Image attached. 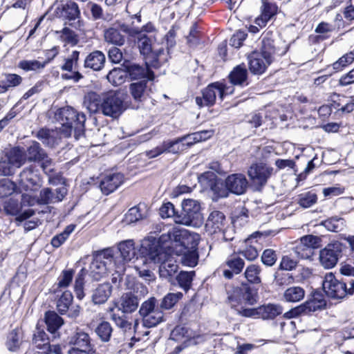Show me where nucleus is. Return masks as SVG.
Returning <instances> with one entry per match:
<instances>
[{
	"instance_id": "nucleus-1",
	"label": "nucleus",
	"mask_w": 354,
	"mask_h": 354,
	"mask_svg": "<svg viewBox=\"0 0 354 354\" xmlns=\"http://www.w3.org/2000/svg\"><path fill=\"white\" fill-rule=\"evenodd\" d=\"M56 120L59 122L60 127L55 129H41L37 133V138L44 145L54 147L58 145L62 138H68L74 133L75 139L84 135V122L86 116L70 106L63 107L55 114Z\"/></svg>"
},
{
	"instance_id": "nucleus-2",
	"label": "nucleus",
	"mask_w": 354,
	"mask_h": 354,
	"mask_svg": "<svg viewBox=\"0 0 354 354\" xmlns=\"http://www.w3.org/2000/svg\"><path fill=\"white\" fill-rule=\"evenodd\" d=\"M227 302L239 315L245 317L258 315L263 319H272L283 312V308L275 304L263 305L257 308H248V306H252L257 302V296L246 284L228 291Z\"/></svg>"
},
{
	"instance_id": "nucleus-3",
	"label": "nucleus",
	"mask_w": 354,
	"mask_h": 354,
	"mask_svg": "<svg viewBox=\"0 0 354 354\" xmlns=\"http://www.w3.org/2000/svg\"><path fill=\"white\" fill-rule=\"evenodd\" d=\"M155 242L143 240L140 248V253L142 257L140 260L146 263L147 261L154 263H160L159 275L162 279H169L178 270V266L171 254L166 251L158 250Z\"/></svg>"
},
{
	"instance_id": "nucleus-4",
	"label": "nucleus",
	"mask_w": 354,
	"mask_h": 354,
	"mask_svg": "<svg viewBox=\"0 0 354 354\" xmlns=\"http://www.w3.org/2000/svg\"><path fill=\"white\" fill-rule=\"evenodd\" d=\"M120 29L130 37H134L140 53L145 57H149L153 53V49L156 41V28L151 22L147 23L141 28L129 27L126 24L120 25Z\"/></svg>"
},
{
	"instance_id": "nucleus-5",
	"label": "nucleus",
	"mask_w": 354,
	"mask_h": 354,
	"mask_svg": "<svg viewBox=\"0 0 354 354\" xmlns=\"http://www.w3.org/2000/svg\"><path fill=\"white\" fill-rule=\"evenodd\" d=\"M90 99L93 101L88 104V109L92 112L102 111L106 116L117 118L125 110L123 99L119 93H109L104 97L100 106L95 102L96 95H91Z\"/></svg>"
},
{
	"instance_id": "nucleus-6",
	"label": "nucleus",
	"mask_w": 354,
	"mask_h": 354,
	"mask_svg": "<svg viewBox=\"0 0 354 354\" xmlns=\"http://www.w3.org/2000/svg\"><path fill=\"white\" fill-rule=\"evenodd\" d=\"M188 239V232L185 230L172 228L167 233L162 234L156 241L155 239H145L157 243L158 250L166 251L168 254L174 252V246H184L187 244Z\"/></svg>"
},
{
	"instance_id": "nucleus-7",
	"label": "nucleus",
	"mask_w": 354,
	"mask_h": 354,
	"mask_svg": "<svg viewBox=\"0 0 354 354\" xmlns=\"http://www.w3.org/2000/svg\"><path fill=\"white\" fill-rule=\"evenodd\" d=\"M176 223L194 227L200 226L203 222L200 203L193 199H186L182 203V212L176 216Z\"/></svg>"
},
{
	"instance_id": "nucleus-8",
	"label": "nucleus",
	"mask_w": 354,
	"mask_h": 354,
	"mask_svg": "<svg viewBox=\"0 0 354 354\" xmlns=\"http://www.w3.org/2000/svg\"><path fill=\"white\" fill-rule=\"evenodd\" d=\"M26 161L25 151L19 147L12 148L0 160V176L12 175Z\"/></svg>"
},
{
	"instance_id": "nucleus-9",
	"label": "nucleus",
	"mask_w": 354,
	"mask_h": 354,
	"mask_svg": "<svg viewBox=\"0 0 354 354\" xmlns=\"http://www.w3.org/2000/svg\"><path fill=\"white\" fill-rule=\"evenodd\" d=\"M113 255L111 250H105L97 254L90 264L88 274L95 281L104 277L111 270Z\"/></svg>"
},
{
	"instance_id": "nucleus-10",
	"label": "nucleus",
	"mask_w": 354,
	"mask_h": 354,
	"mask_svg": "<svg viewBox=\"0 0 354 354\" xmlns=\"http://www.w3.org/2000/svg\"><path fill=\"white\" fill-rule=\"evenodd\" d=\"M157 300L152 297L144 301L139 309V314L142 319V324L146 328H152L163 321L162 311L156 307Z\"/></svg>"
},
{
	"instance_id": "nucleus-11",
	"label": "nucleus",
	"mask_w": 354,
	"mask_h": 354,
	"mask_svg": "<svg viewBox=\"0 0 354 354\" xmlns=\"http://www.w3.org/2000/svg\"><path fill=\"white\" fill-rule=\"evenodd\" d=\"M321 236L308 234L301 236L295 242L293 252L299 259H310L315 254V250L322 245Z\"/></svg>"
},
{
	"instance_id": "nucleus-12",
	"label": "nucleus",
	"mask_w": 354,
	"mask_h": 354,
	"mask_svg": "<svg viewBox=\"0 0 354 354\" xmlns=\"http://www.w3.org/2000/svg\"><path fill=\"white\" fill-rule=\"evenodd\" d=\"M118 250V253L113 256V262L115 267V272L120 274L125 270V264L131 262L136 257L133 240L128 239L120 242Z\"/></svg>"
},
{
	"instance_id": "nucleus-13",
	"label": "nucleus",
	"mask_w": 354,
	"mask_h": 354,
	"mask_svg": "<svg viewBox=\"0 0 354 354\" xmlns=\"http://www.w3.org/2000/svg\"><path fill=\"white\" fill-rule=\"evenodd\" d=\"M344 245L335 241L327 244L319 251V260L320 264L326 269L334 268L342 257Z\"/></svg>"
},
{
	"instance_id": "nucleus-14",
	"label": "nucleus",
	"mask_w": 354,
	"mask_h": 354,
	"mask_svg": "<svg viewBox=\"0 0 354 354\" xmlns=\"http://www.w3.org/2000/svg\"><path fill=\"white\" fill-rule=\"evenodd\" d=\"M229 93H232V91L228 92L227 88L223 84L216 82L209 84L202 91V97L197 96L195 101L199 107L204 106H210L214 104L216 96L223 100V96Z\"/></svg>"
},
{
	"instance_id": "nucleus-15",
	"label": "nucleus",
	"mask_w": 354,
	"mask_h": 354,
	"mask_svg": "<svg viewBox=\"0 0 354 354\" xmlns=\"http://www.w3.org/2000/svg\"><path fill=\"white\" fill-rule=\"evenodd\" d=\"M79 57L80 52L73 50L67 57L64 59V63L60 68L66 73L62 74V80H71L77 83L84 77L82 74L77 70L79 65Z\"/></svg>"
},
{
	"instance_id": "nucleus-16",
	"label": "nucleus",
	"mask_w": 354,
	"mask_h": 354,
	"mask_svg": "<svg viewBox=\"0 0 354 354\" xmlns=\"http://www.w3.org/2000/svg\"><path fill=\"white\" fill-rule=\"evenodd\" d=\"M326 306V302L322 295L316 293L313 298L306 301L304 304L292 308L289 312L285 313L288 318L307 315L311 312H315L324 308Z\"/></svg>"
},
{
	"instance_id": "nucleus-17",
	"label": "nucleus",
	"mask_w": 354,
	"mask_h": 354,
	"mask_svg": "<svg viewBox=\"0 0 354 354\" xmlns=\"http://www.w3.org/2000/svg\"><path fill=\"white\" fill-rule=\"evenodd\" d=\"M19 185L26 191L36 190L41 185L39 170L32 165L24 168L19 176Z\"/></svg>"
},
{
	"instance_id": "nucleus-18",
	"label": "nucleus",
	"mask_w": 354,
	"mask_h": 354,
	"mask_svg": "<svg viewBox=\"0 0 354 354\" xmlns=\"http://www.w3.org/2000/svg\"><path fill=\"white\" fill-rule=\"evenodd\" d=\"M326 294L333 299H342L347 295V286L335 279L331 272L326 274L322 283Z\"/></svg>"
},
{
	"instance_id": "nucleus-19",
	"label": "nucleus",
	"mask_w": 354,
	"mask_h": 354,
	"mask_svg": "<svg viewBox=\"0 0 354 354\" xmlns=\"http://www.w3.org/2000/svg\"><path fill=\"white\" fill-rule=\"evenodd\" d=\"M201 183L209 187L214 194L218 198H225L228 196L230 189L224 184L223 181L217 178L216 175L213 171H206L203 173L198 177Z\"/></svg>"
},
{
	"instance_id": "nucleus-20",
	"label": "nucleus",
	"mask_w": 354,
	"mask_h": 354,
	"mask_svg": "<svg viewBox=\"0 0 354 354\" xmlns=\"http://www.w3.org/2000/svg\"><path fill=\"white\" fill-rule=\"evenodd\" d=\"M272 171L273 169L266 164H253L250 167L248 174L254 186L259 189L266 184L268 179L272 174Z\"/></svg>"
},
{
	"instance_id": "nucleus-21",
	"label": "nucleus",
	"mask_w": 354,
	"mask_h": 354,
	"mask_svg": "<svg viewBox=\"0 0 354 354\" xmlns=\"http://www.w3.org/2000/svg\"><path fill=\"white\" fill-rule=\"evenodd\" d=\"M184 151V145L179 138L174 140H167L154 149L147 151L146 156L149 158H156L162 153L178 154Z\"/></svg>"
},
{
	"instance_id": "nucleus-22",
	"label": "nucleus",
	"mask_w": 354,
	"mask_h": 354,
	"mask_svg": "<svg viewBox=\"0 0 354 354\" xmlns=\"http://www.w3.org/2000/svg\"><path fill=\"white\" fill-rule=\"evenodd\" d=\"M68 344L73 349H81L94 351V346L91 343V338L88 333L82 329L77 328L75 331L68 337Z\"/></svg>"
},
{
	"instance_id": "nucleus-23",
	"label": "nucleus",
	"mask_w": 354,
	"mask_h": 354,
	"mask_svg": "<svg viewBox=\"0 0 354 354\" xmlns=\"http://www.w3.org/2000/svg\"><path fill=\"white\" fill-rule=\"evenodd\" d=\"M66 193V189L63 187L55 189L46 187L40 191L39 196L37 201L42 205L58 203L64 199Z\"/></svg>"
},
{
	"instance_id": "nucleus-24",
	"label": "nucleus",
	"mask_w": 354,
	"mask_h": 354,
	"mask_svg": "<svg viewBox=\"0 0 354 354\" xmlns=\"http://www.w3.org/2000/svg\"><path fill=\"white\" fill-rule=\"evenodd\" d=\"M148 82L147 80H142L129 84V92L136 102H143L149 97L151 89Z\"/></svg>"
},
{
	"instance_id": "nucleus-25",
	"label": "nucleus",
	"mask_w": 354,
	"mask_h": 354,
	"mask_svg": "<svg viewBox=\"0 0 354 354\" xmlns=\"http://www.w3.org/2000/svg\"><path fill=\"white\" fill-rule=\"evenodd\" d=\"M225 225V216L224 214L220 211H212L205 225L207 232L210 234H215L223 231Z\"/></svg>"
},
{
	"instance_id": "nucleus-26",
	"label": "nucleus",
	"mask_w": 354,
	"mask_h": 354,
	"mask_svg": "<svg viewBox=\"0 0 354 354\" xmlns=\"http://www.w3.org/2000/svg\"><path fill=\"white\" fill-rule=\"evenodd\" d=\"M249 68L254 74H262L272 61L262 53L253 52L248 56Z\"/></svg>"
},
{
	"instance_id": "nucleus-27",
	"label": "nucleus",
	"mask_w": 354,
	"mask_h": 354,
	"mask_svg": "<svg viewBox=\"0 0 354 354\" xmlns=\"http://www.w3.org/2000/svg\"><path fill=\"white\" fill-rule=\"evenodd\" d=\"M225 183L230 192L237 195L243 194L246 191L248 185L245 176L241 174L229 176L226 178Z\"/></svg>"
},
{
	"instance_id": "nucleus-28",
	"label": "nucleus",
	"mask_w": 354,
	"mask_h": 354,
	"mask_svg": "<svg viewBox=\"0 0 354 354\" xmlns=\"http://www.w3.org/2000/svg\"><path fill=\"white\" fill-rule=\"evenodd\" d=\"M124 182V176L120 173H115L106 176L101 181L100 187L102 192L108 195L116 189Z\"/></svg>"
},
{
	"instance_id": "nucleus-29",
	"label": "nucleus",
	"mask_w": 354,
	"mask_h": 354,
	"mask_svg": "<svg viewBox=\"0 0 354 354\" xmlns=\"http://www.w3.org/2000/svg\"><path fill=\"white\" fill-rule=\"evenodd\" d=\"M105 61L106 57L102 52L94 50L85 57L84 67L94 71H99L104 67Z\"/></svg>"
},
{
	"instance_id": "nucleus-30",
	"label": "nucleus",
	"mask_w": 354,
	"mask_h": 354,
	"mask_svg": "<svg viewBox=\"0 0 354 354\" xmlns=\"http://www.w3.org/2000/svg\"><path fill=\"white\" fill-rule=\"evenodd\" d=\"M139 299L132 292L124 293L118 304V310L123 313H131L136 311L138 307Z\"/></svg>"
},
{
	"instance_id": "nucleus-31",
	"label": "nucleus",
	"mask_w": 354,
	"mask_h": 354,
	"mask_svg": "<svg viewBox=\"0 0 354 354\" xmlns=\"http://www.w3.org/2000/svg\"><path fill=\"white\" fill-rule=\"evenodd\" d=\"M51 53H53L52 57H49L48 60H46L43 63L37 60H22L19 63V67L26 71L43 68L58 54V48L55 46L48 50L46 51V55L48 56V54Z\"/></svg>"
},
{
	"instance_id": "nucleus-32",
	"label": "nucleus",
	"mask_w": 354,
	"mask_h": 354,
	"mask_svg": "<svg viewBox=\"0 0 354 354\" xmlns=\"http://www.w3.org/2000/svg\"><path fill=\"white\" fill-rule=\"evenodd\" d=\"M225 265L230 270H224L223 274L225 279H230L233 277L234 274H238L241 272L245 263L239 257L231 255L225 261Z\"/></svg>"
},
{
	"instance_id": "nucleus-33",
	"label": "nucleus",
	"mask_w": 354,
	"mask_h": 354,
	"mask_svg": "<svg viewBox=\"0 0 354 354\" xmlns=\"http://www.w3.org/2000/svg\"><path fill=\"white\" fill-rule=\"evenodd\" d=\"M278 7L271 3L263 1L261 15L256 19L255 24L259 27H265L268 21L277 12Z\"/></svg>"
},
{
	"instance_id": "nucleus-34",
	"label": "nucleus",
	"mask_w": 354,
	"mask_h": 354,
	"mask_svg": "<svg viewBox=\"0 0 354 354\" xmlns=\"http://www.w3.org/2000/svg\"><path fill=\"white\" fill-rule=\"evenodd\" d=\"M127 75H129L132 80L143 79L147 80H153L154 78L153 73L149 70L140 66L137 64H129L125 66Z\"/></svg>"
},
{
	"instance_id": "nucleus-35",
	"label": "nucleus",
	"mask_w": 354,
	"mask_h": 354,
	"mask_svg": "<svg viewBox=\"0 0 354 354\" xmlns=\"http://www.w3.org/2000/svg\"><path fill=\"white\" fill-rule=\"evenodd\" d=\"M24 343V334L20 328L12 330L7 336L6 347L11 352H17Z\"/></svg>"
},
{
	"instance_id": "nucleus-36",
	"label": "nucleus",
	"mask_w": 354,
	"mask_h": 354,
	"mask_svg": "<svg viewBox=\"0 0 354 354\" xmlns=\"http://www.w3.org/2000/svg\"><path fill=\"white\" fill-rule=\"evenodd\" d=\"M112 286L109 283L100 284L93 291L92 299L95 304H102L110 297Z\"/></svg>"
},
{
	"instance_id": "nucleus-37",
	"label": "nucleus",
	"mask_w": 354,
	"mask_h": 354,
	"mask_svg": "<svg viewBox=\"0 0 354 354\" xmlns=\"http://www.w3.org/2000/svg\"><path fill=\"white\" fill-rule=\"evenodd\" d=\"M180 250H176L178 254H181V263L186 266L194 267L198 263V255L196 250H187L185 245L180 246Z\"/></svg>"
},
{
	"instance_id": "nucleus-38",
	"label": "nucleus",
	"mask_w": 354,
	"mask_h": 354,
	"mask_svg": "<svg viewBox=\"0 0 354 354\" xmlns=\"http://www.w3.org/2000/svg\"><path fill=\"white\" fill-rule=\"evenodd\" d=\"M107 312L110 313V318L115 323L116 326L120 328L124 333L131 331L132 323L124 315H119L114 311L113 308H109Z\"/></svg>"
},
{
	"instance_id": "nucleus-39",
	"label": "nucleus",
	"mask_w": 354,
	"mask_h": 354,
	"mask_svg": "<svg viewBox=\"0 0 354 354\" xmlns=\"http://www.w3.org/2000/svg\"><path fill=\"white\" fill-rule=\"evenodd\" d=\"M254 239L255 236H254L248 238L245 241V248L239 252V254H242L248 261H254L259 255L258 250L254 245L257 241Z\"/></svg>"
},
{
	"instance_id": "nucleus-40",
	"label": "nucleus",
	"mask_w": 354,
	"mask_h": 354,
	"mask_svg": "<svg viewBox=\"0 0 354 354\" xmlns=\"http://www.w3.org/2000/svg\"><path fill=\"white\" fill-rule=\"evenodd\" d=\"M45 321L48 330L51 333H55L64 324L63 319L53 311H48L46 313Z\"/></svg>"
},
{
	"instance_id": "nucleus-41",
	"label": "nucleus",
	"mask_w": 354,
	"mask_h": 354,
	"mask_svg": "<svg viewBox=\"0 0 354 354\" xmlns=\"http://www.w3.org/2000/svg\"><path fill=\"white\" fill-rule=\"evenodd\" d=\"M80 14L78 6L73 1H68L62 5L60 11L61 17L68 20H75L79 17Z\"/></svg>"
},
{
	"instance_id": "nucleus-42",
	"label": "nucleus",
	"mask_w": 354,
	"mask_h": 354,
	"mask_svg": "<svg viewBox=\"0 0 354 354\" xmlns=\"http://www.w3.org/2000/svg\"><path fill=\"white\" fill-rule=\"evenodd\" d=\"M317 202V195L313 190L304 192L297 198V204L303 208H309Z\"/></svg>"
},
{
	"instance_id": "nucleus-43",
	"label": "nucleus",
	"mask_w": 354,
	"mask_h": 354,
	"mask_svg": "<svg viewBox=\"0 0 354 354\" xmlns=\"http://www.w3.org/2000/svg\"><path fill=\"white\" fill-rule=\"evenodd\" d=\"M125 68H114L106 75L107 80L113 86L122 84L127 78Z\"/></svg>"
},
{
	"instance_id": "nucleus-44",
	"label": "nucleus",
	"mask_w": 354,
	"mask_h": 354,
	"mask_svg": "<svg viewBox=\"0 0 354 354\" xmlns=\"http://www.w3.org/2000/svg\"><path fill=\"white\" fill-rule=\"evenodd\" d=\"M104 39L106 42L121 46L124 42V37L120 30L115 27H110L104 30Z\"/></svg>"
},
{
	"instance_id": "nucleus-45",
	"label": "nucleus",
	"mask_w": 354,
	"mask_h": 354,
	"mask_svg": "<svg viewBox=\"0 0 354 354\" xmlns=\"http://www.w3.org/2000/svg\"><path fill=\"white\" fill-rule=\"evenodd\" d=\"M261 272V269L260 266L250 264L246 268L244 272V276L249 283L259 284L261 282L260 276Z\"/></svg>"
},
{
	"instance_id": "nucleus-46",
	"label": "nucleus",
	"mask_w": 354,
	"mask_h": 354,
	"mask_svg": "<svg viewBox=\"0 0 354 354\" xmlns=\"http://www.w3.org/2000/svg\"><path fill=\"white\" fill-rule=\"evenodd\" d=\"M73 297L72 293L66 290L62 293L57 301V310L61 314H65L68 311L69 307L72 304Z\"/></svg>"
},
{
	"instance_id": "nucleus-47",
	"label": "nucleus",
	"mask_w": 354,
	"mask_h": 354,
	"mask_svg": "<svg viewBox=\"0 0 354 354\" xmlns=\"http://www.w3.org/2000/svg\"><path fill=\"white\" fill-rule=\"evenodd\" d=\"M248 71L244 65H239L230 73L229 77L233 84L241 85L247 80Z\"/></svg>"
},
{
	"instance_id": "nucleus-48",
	"label": "nucleus",
	"mask_w": 354,
	"mask_h": 354,
	"mask_svg": "<svg viewBox=\"0 0 354 354\" xmlns=\"http://www.w3.org/2000/svg\"><path fill=\"white\" fill-rule=\"evenodd\" d=\"M305 296L304 290L299 286L288 288L283 293V298L288 302H297L301 301Z\"/></svg>"
},
{
	"instance_id": "nucleus-49",
	"label": "nucleus",
	"mask_w": 354,
	"mask_h": 354,
	"mask_svg": "<svg viewBox=\"0 0 354 354\" xmlns=\"http://www.w3.org/2000/svg\"><path fill=\"white\" fill-rule=\"evenodd\" d=\"M22 82L21 76L17 74H6L5 79L0 82V93L6 92L9 88L15 87Z\"/></svg>"
},
{
	"instance_id": "nucleus-50",
	"label": "nucleus",
	"mask_w": 354,
	"mask_h": 354,
	"mask_svg": "<svg viewBox=\"0 0 354 354\" xmlns=\"http://www.w3.org/2000/svg\"><path fill=\"white\" fill-rule=\"evenodd\" d=\"M45 153V150L41 147L40 144L33 141L27 149L26 159L30 162H38Z\"/></svg>"
},
{
	"instance_id": "nucleus-51",
	"label": "nucleus",
	"mask_w": 354,
	"mask_h": 354,
	"mask_svg": "<svg viewBox=\"0 0 354 354\" xmlns=\"http://www.w3.org/2000/svg\"><path fill=\"white\" fill-rule=\"evenodd\" d=\"M95 332L102 342H106L111 339L113 328L109 322L103 321L97 325Z\"/></svg>"
},
{
	"instance_id": "nucleus-52",
	"label": "nucleus",
	"mask_w": 354,
	"mask_h": 354,
	"mask_svg": "<svg viewBox=\"0 0 354 354\" xmlns=\"http://www.w3.org/2000/svg\"><path fill=\"white\" fill-rule=\"evenodd\" d=\"M74 275V271L72 269L64 270L57 279L56 284L57 288L55 289V292H57V288H67L72 282Z\"/></svg>"
},
{
	"instance_id": "nucleus-53",
	"label": "nucleus",
	"mask_w": 354,
	"mask_h": 354,
	"mask_svg": "<svg viewBox=\"0 0 354 354\" xmlns=\"http://www.w3.org/2000/svg\"><path fill=\"white\" fill-rule=\"evenodd\" d=\"M86 274V270L83 268L79 272L75 280L74 291L76 294L77 298L79 299H82L85 296L84 292V286Z\"/></svg>"
},
{
	"instance_id": "nucleus-54",
	"label": "nucleus",
	"mask_w": 354,
	"mask_h": 354,
	"mask_svg": "<svg viewBox=\"0 0 354 354\" xmlns=\"http://www.w3.org/2000/svg\"><path fill=\"white\" fill-rule=\"evenodd\" d=\"M183 294L181 292L168 293L166 295L160 305V308L164 310H169L181 299Z\"/></svg>"
},
{
	"instance_id": "nucleus-55",
	"label": "nucleus",
	"mask_w": 354,
	"mask_h": 354,
	"mask_svg": "<svg viewBox=\"0 0 354 354\" xmlns=\"http://www.w3.org/2000/svg\"><path fill=\"white\" fill-rule=\"evenodd\" d=\"M75 227L74 225H68L62 232L52 239L51 245L54 248H59L66 241L69 235L74 231Z\"/></svg>"
},
{
	"instance_id": "nucleus-56",
	"label": "nucleus",
	"mask_w": 354,
	"mask_h": 354,
	"mask_svg": "<svg viewBox=\"0 0 354 354\" xmlns=\"http://www.w3.org/2000/svg\"><path fill=\"white\" fill-rule=\"evenodd\" d=\"M32 343L39 349L47 348L49 345V341L46 333L39 328H37L33 334Z\"/></svg>"
},
{
	"instance_id": "nucleus-57",
	"label": "nucleus",
	"mask_w": 354,
	"mask_h": 354,
	"mask_svg": "<svg viewBox=\"0 0 354 354\" xmlns=\"http://www.w3.org/2000/svg\"><path fill=\"white\" fill-rule=\"evenodd\" d=\"M195 272L181 271L176 277V280L180 288L185 290L189 289Z\"/></svg>"
},
{
	"instance_id": "nucleus-58",
	"label": "nucleus",
	"mask_w": 354,
	"mask_h": 354,
	"mask_svg": "<svg viewBox=\"0 0 354 354\" xmlns=\"http://www.w3.org/2000/svg\"><path fill=\"white\" fill-rule=\"evenodd\" d=\"M328 230L331 232H340L344 227V220L342 218L333 217L322 223Z\"/></svg>"
},
{
	"instance_id": "nucleus-59",
	"label": "nucleus",
	"mask_w": 354,
	"mask_h": 354,
	"mask_svg": "<svg viewBox=\"0 0 354 354\" xmlns=\"http://www.w3.org/2000/svg\"><path fill=\"white\" fill-rule=\"evenodd\" d=\"M59 35L60 40L63 42L75 45L77 43V39L75 33L68 28H64L60 31H56Z\"/></svg>"
},
{
	"instance_id": "nucleus-60",
	"label": "nucleus",
	"mask_w": 354,
	"mask_h": 354,
	"mask_svg": "<svg viewBox=\"0 0 354 354\" xmlns=\"http://www.w3.org/2000/svg\"><path fill=\"white\" fill-rule=\"evenodd\" d=\"M160 215L162 218H173L174 222L176 223V216H180L174 208V205L167 202L164 203L160 208Z\"/></svg>"
},
{
	"instance_id": "nucleus-61",
	"label": "nucleus",
	"mask_w": 354,
	"mask_h": 354,
	"mask_svg": "<svg viewBox=\"0 0 354 354\" xmlns=\"http://www.w3.org/2000/svg\"><path fill=\"white\" fill-rule=\"evenodd\" d=\"M259 53H262L263 56L267 58H270V59L272 61V56L275 53L273 40L270 38L264 37L262 40L261 51Z\"/></svg>"
},
{
	"instance_id": "nucleus-62",
	"label": "nucleus",
	"mask_w": 354,
	"mask_h": 354,
	"mask_svg": "<svg viewBox=\"0 0 354 354\" xmlns=\"http://www.w3.org/2000/svg\"><path fill=\"white\" fill-rule=\"evenodd\" d=\"M354 61V50L341 57L337 62L333 63V67L336 71H340L344 67L351 64Z\"/></svg>"
},
{
	"instance_id": "nucleus-63",
	"label": "nucleus",
	"mask_w": 354,
	"mask_h": 354,
	"mask_svg": "<svg viewBox=\"0 0 354 354\" xmlns=\"http://www.w3.org/2000/svg\"><path fill=\"white\" fill-rule=\"evenodd\" d=\"M37 162L40 164V167L45 174H50L55 171V163L52 158L48 156L46 152L44 153V156H42Z\"/></svg>"
},
{
	"instance_id": "nucleus-64",
	"label": "nucleus",
	"mask_w": 354,
	"mask_h": 354,
	"mask_svg": "<svg viewBox=\"0 0 354 354\" xmlns=\"http://www.w3.org/2000/svg\"><path fill=\"white\" fill-rule=\"evenodd\" d=\"M142 218V214L140 212L138 207H133L129 209L128 212L125 214L124 222L127 224L135 223Z\"/></svg>"
}]
</instances>
